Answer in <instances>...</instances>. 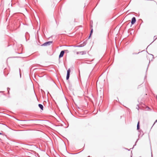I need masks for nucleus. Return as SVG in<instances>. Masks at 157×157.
Masks as SVG:
<instances>
[{
    "label": "nucleus",
    "mask_w": 157,
    "mask_h": 157,
    "mask_svg": "<svg viewBox=\"0 0 157 157\" xmlns=\"http://www.w3.org/2000/svg\"><path fill=\"white\" fill-rule=\"evenodd\" d=\"M64 51H62L61 52L60 54L59 55V58H60L61 57H62L64 55Z\"/></svg>",
    "instance_id": "nucleus-4"
},
{
    "label": "nucleus",
    "mask_w": 157,
    "mask_h": 157,
    "mask_svg": "<svg viewBox=\"0 0 157 157\" xmlns=\"http://www.w3.org/2000/svg\"><path fill=\"white\" fill-rule=\"evenodd\" d=\"M88 157H90V156H88Z\"/></svg>",
    "instance_id": "nucleus-14"
},
{
    "label": "nucleus",
    "mask_w": 157,
    "mask_h": 157,
    "mask_svg": "<svg viewBox=\"0 0 157 157\" xmlns=\"http://www.w3.org/2000/svg\"><path fill=\"white\" fill-rule=\"evenodd\" d=\"M0 135H2V133H0Z\"/></svg>",
    "instance_id": "nucleus-11"
},
{
    "label": "nucleus",
    "mask_w": 157,
    "mask_h": 157,
    "mask_svg": "<svg viewBox=\"0 0 157 157\" xmlns=\"http://www.w3.org/2000/svg\"><path fill=\"white\" fill-rule=\"evenodd\" d=\"M93 29H92L91 31V32H90V36H89V37H90V36H91V35L92 34V33H93Z\"/></svg>",
    "instance_id": "nucleus-8"
},
{
    "label": "nucleus",
    "mask_w": 157,
    "mask_h": 157,
    "mask_svg": "<svg viewBox=\"0 0 157 157\" xmlns=\"http://www.w3.org/2000/svg\"><path fill=\"white\" fill-rule=\"evenodd\" d=\"M52 41H48V42H46V43H45L42 45L45 46H47L48 45H49L51 44H52Z\"/></svg>",
    "instance_id": "nucleus-2"
},
{
    "label": "nucleus",
    "mask_w": 157,
    "mask_h": 157,
    "mask_svg": "<svg viewBox=\"0 0 157 157\" xmlns=\"http://www.w3.org/2000/svg\"><path fill=\"white\" fill-rule=\"evenodd\" d=\"M20 77H21V74L20 73Z\"/></svg>",
    "instance_id": "nucleus-12"
},
{
    "label": "nucleus",
    "mask_w": 157,
    "mask_h": 157,
    "mask_svg": "<svg viewBox=\"0 0 157 157\" xmlns=\"http://www.w3.org/2000/svg\"><path fill=\"white\" fill-rule=\"evenodd\" d=\"M39 107L42 110H43V106L42 105L39 104L38 105Z\"/></svg>",
    "instance_id": "nucleus-5"
},
{
    "label": "nucleus",
    "mask_w": 157,
    "mask_h": 157,
    "mask_svg": "<svg viewBox=\"0 0 157 157\" xmlns=\"http://www.w3.org/2000/svg\"><path fill=\"white\" fill-rule=\"evenodd\" d=\"M70 71H71L70 69H69L67 71V77H66V79L67 80H68L69 78Z\"/></svg>",
    "instance_id": "nucleus-1"
},
{
    "label": "nucleus",
    "mask_w": 157,
    "mask_h": 157,
    "mask_svg": "<svg viewBox=\"0 0 157 157\" xmlns=\"http://www.w3.org/2000/svg\"><path fill=\"white\" fill-rule=\"evenodd\" d=\"M155 9L157 10V5L155 6Z\"/></svg>",
    "instance_id": "nucleus-10"
},
{
    "label": "nucleus",
    "mask_w": 157,
    "mask_h": 157,
    "mask_svg": "<svg viewBox=\"0 0 157 157\" xmlns=\"http://www.w3.org/2000/svg\"><path fill=\"white\" fill-rule=\"evenodd\" d=\"M11 58H12L11 57H10L8 58L7 59V61H10Z\"/></svg>",
    "instance_id": "nucleus-9"
},
{
    "label": "nucleus",
    "mask_w": 157,
    "mask_h": 157,
    "mask_svg": "<svg viewBox=\"0 0 157 157\" xmlns=\"http://www.w3.org/2000/svg\"><path fill=\"white\" fill-rule=\"evenodd\" d=\"M79 53H81L82 54H85L86 53L84 52H80L79 53L78 52H77V54H79Z\"/></svg>",
    "instance_id": "nucleus-6"
},
{
    "label": "nucleus",
    "mask_w": 157,
    "mask_h": 157,
    "mask_svg": "<svg viewBox=\"0 0 157 157\" xmlns=\"http://www.w3.org/2000/svg\"><path fill=\"white\" fill-rule=\"evenodd\" d=\"M136 21V18L135 17H133L131 21V24H132L133 25L134 24L135 22Z\"/></svg>",
    "instance_id": "nucleus-3"
},
{
    "label": "nucleus",
    "mask_w": 157,
    "mask_h": 157,
    "mask_svg": "<svg viewBox=\"0 0 157 157\" xmlns=\"http://www.w3.org/2000/svg\"><path fill=\"white\" fill-rule=\"evenodd\" d=\"M157 120L155 122H157Z\"/></svg>",
    "instance_id": "nucleus-13"
},
{
    "label": "nucleus",
    "mask_w": 157,
    "mask_h": 157,
    "mask_svg": "<svg viewBox=\"0 0 157 157\" xmlns=\"http://www.w3.org/2000/svg\"><path fill=\"white\" fill-rule=\"evenodd\" d=\"M139 123H140V122L138 121V123L137 125V130H139Z\"/></svg>",
    "instance_id": "nucleus-7"
}]
</instances>
